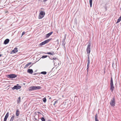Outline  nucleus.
Masks as SVG:
<instances>
[{"mask_svg": "<svg viewBox=\"0 0 121 121\" xmlns=\"http://www.w3.org/2000/svg\"><path fill=\"white\" fill-rule=\"evenodd\" d=\"M43 101L44 103H45L46 101V99L45 97L43 98Z\"/></svg>", "mask_w": 121, "mask_h": 121, "instance_id": "nucleus-20", "label": "nucleus"}, {"mask_svg": "<svg viewBox=\"0 0 121 121\" xmlns=\"http://www.w3.org/2000/svg\"><path fill=\"white\" fill-rule=\"evenodd\" d=\"M90 64V61H88L87 65H89Z\"/></svg>", "mask_w": 121, "mask_h": 121, "instance_id": "nucleus-29", "label": "nucleus"}, {"mask_svg": "<svg viewBox=\"0 0 121 121\" xmlns=\"http://www.w3.org/2000/svg\"><path fill=\"white\" fill-rule=\"evenodd\" d=\"M52 39V38H50L49 39H47L44 41L43 42H42L41 43L39 44V45L40 46H42L43 45H44L47 43H48L50 41H51Z\"/></svg>", "mask_w": 121, "mask_h": 121, "instance_id": "nucleus-3", "label": "nucleus"}, {"mask_svg": "<svg viewBox=\"0 0 121 121\" xmlns=\"http://www.w3.org/2000/svg\"><path fill=\"white\" fill-rule=\"evenodd\" d=\"M97 119V114H96L95 115V119Z\"/></svg>", "mask_w": 121, "mask_h": 121, "instance_id": "nucleus-26", "label": "nucleus"}, {"mask_svg": "<svg viewBox=\"0 0 121 121\" xmlns=\"http://www.w3.org/2000/svg\"><path fill=\"white\" fill-rule=\"evenodd\" d=\"M53 59L54 60H56L57 59V58H53Z\"/></svg>", "mask_w": 121, "mask_h": 121, "instance_id": "nucleus-31", "label": "nucleus"}, {"mask_svg": "<svg viewBox=\"0 0 121 121\" xmlns=\"http://www.w3.org/2000/svg\"><path fill=\"white\" fill-rule=\"evenodd\" d=\"M115 104L116 103L115 98H113L111 100L110 104L111 106L114 107L115 105Z\"/></svg>", "mask_w": 121, "mask_h": 121, "instance_id": "nucleus-5", "label": "nucleus"}, {"mask_svg": "<svg viewBox=\"0 0 121 121\" xmlns=\"http://www.w3.org/2000/svg\"><path fill=\"white\" fill-rule=\"evenodd\" d=\"M27 72L30 74H32L33 73V71L32 69H29L27 70Z\"/></svg>", "mask_w": 121, "mask_h": 121, "instance_id": "nucleus-13", "label": "nucleus"}, {"mask_svg": "<svg viewBox=\"0 0 121 121\" xmlns=\"http://www.w3.org/2000/svg\"><path fill=\"white\" fill-rule=\"evenodd\" d=\"M17 76L15 74H12L8 75V77L10 78H13L16 77Z\"/></svg>", "mask_w": 121, "mask_h": 121, "instance_id": "nucleus-8", "label": "nucleus"}, {"mask_svg": "<svg viewBox=\"0 0 121 121\" xmlns=\"http://www.w3.org/2000/svg\"><path fill=\"white\" fill-rule=\"evenodd\" d=\"M7 119L5 118H4V121H6Z\"/></svg>", "mask_w": 121, "mask_h": 121, "instance_id": "nucleus-30", "label": "nucleus"}, {"mask_svg": "<svg viewBox=\"0 0 121 121\" xmlns=\"http://www.w3.org/2000/svg\"><path fill=\"white\" fill-rule=\"evenodd\" d=\"M95 121H99L97 119H95Z\"/></svg>", "mask_w": 121, "mask_h": 121, "instance_id": "nucleus-32", "label": "nucleus"}, {"mask_svg": "<svg viewBox=\"0 0 121 121\" xmlns=\"http://www.w3.org/2000/svg\"><path fill=\"white\" fill-rule=\"evenodd\" d=\"M26 33L24 31H23L22 33L21 37H22L23 35L25 34Z\"/></svg>", "mask_w": 121, "mask_h": 121, "instance_id": "nucleus-28", "label": "nucleus"}, {"mask_svg": "<svg viewBox=\"0 0 121 121\" xmlns=\"http://www.w3.org/2000/svg\"><path fill=\"white\" fill-rule=\"evenodd\" d=\"M1 56V55L0 54V57Z\"/></svg>", "mask_w": 121, "mask_h": 121, "instance_id": "nucleus-35", "label": "nucleus"}, {"mask_svg": "<svg viewBox=\"0 0 121 121\" xmlns=\"http://www.w3.org/2000/svg\"><path fill=\"white\" fill-rule=\"evenodd\" d=\"M47 54H48L53 55L54 54V52H48L46 53Z\"/></svg>", "mask_w": 121, "mask_h": 121, "instance_id": "nucleus-15", "label": "nucleus"}, {"mask_svg": "<svg viewBox=\"0 0 121 121\" xmlns=\"http://www.w3.org/2000/svg\"><path fill=\"white\" fill-rule=\"evenodd\" d=\"M48 121H51V120H48Z\"/></svg>", "mask_w": 121, "mask_h": 121, "instance_id": "nucleus-34", "label": "nucleus"}, {"mask_svg": "<svg viewBox=\"0 0 121 121\" xmlns=\"http://www.w3.org/2000/svg\"><path fill=\"white\" fill-rule=\"evenodd\" d=\"M49 99H51V97H50Z\"/></svg>", "mask_w": 121, "mask_h": 121, "instance_id": "nucleus-36", "label": "nucleus"}, {"mask_svg": "<svg viewBox=\"0 0 121 121\" xmlns=\"http://www.w3.org/2000/svg\"><path fill=\"white\" fill-rule=\"evenodd\" d=\"M14 115H13L11 117L10 121H13L14 119Z\"/></svg>", "mask_w": 121, "mask_h": 121, "instance_id": "nucleus-16", "label": "nucleus"}, {"mask_svg": "<svg viewBox=\"0 0 121 121\" xmlns=\"http://www.w3.org/2000/svg\"><path fill=\"white\" fill-rule=\"evenodd\" d=\"M31 62H29L25 66V68H26L29 65L31 64Z\"/></svg>", "mask_w": 121, "mask_h": 121, "instance_id": "nucleus-14", "label": "nucleus"}, {"mask_svg": "<svg viewBox=\"0 0 121 121\" xmlns=\"http://www.w3.org/2000/svg\"><path fill=\"white\" fill-rule=\"evenodd\" d=\"M17 102L18 103H19L21 101V97H19L17 100Z\"/></svg>", "mask_w": 121, "mask_h": 121, "instance_id": "nucleus-17", "label": "nucleus"}, {"mask_svg": "<svg viewBox=\"0 0 121 121\" xmlns=\"http://www.w3.org/2000/svg\"><path fill=\"white\" fill-rule=\"evenodd\" d=\"M110 84L111 86L110 90L112 92L114 90V87L113 86V82L112 77H111V82Z\"/></svg>", "mask_w": 121, "mask_h": 121, "instance_id": "nucleus-4", "label": "nucleus"}, {"mask_svg": "<svg viewBox=\"0 0 121 121\" xmlns=\"http://www.w3.org/2000/svg\"><path fill=\"white\" fill-rule=\"evenodd\" d=\"M89 55L88 54V61H90V59L89 57Z\"/></svg>", "mask_w": 121, "mask_h": 121, "instance_id": "nucleus-25", "label": "nucleus"}, {"mask_svg": "<svg viewBox=\"0 0 121 121\" xmlns=\"http://www.w3.org/2000/svg\"><path fill=\"white\" fill-rule=\"evenodd\" d=\"M86 51L88 54H90L91 51V44L89 43L87 46Z\"/></svg>", "mask_w": 121, "mask_h": 121, "instance_id": "nucleus-6", "label": "nucleus"}, {"mask_svg": "<svg viewBox=\"0 0 121 121\" xmlns=\"http://www.w3.org/2000/svg\"><path fill=\"white\" fill-rule=\"evenodd\" d=\"M21 86H19L18 84H17V85L13 87L12 89L13 90L16 89L17 90L20 89L21 88Z\"/></svg>", "mask_w": 121, "mask_h": 121, "instance_id": "nucleus-7", "label": "nucleus"}, {"mask_svg": "<svg viewBox=\"0 0 121 121\" xmlns=\"http://www.w3.org/2000/svg\"><path fill=\"white\" fill-rule=\"evenodd\" d=\"M46 72L45 71L42 72L41 73L43 74H46Z\"/></svg>", "mask_w": 121, "mask_h": 121, "instance_id": "nucleus-22", "label": "nucleus"}, {"mask_svg": "<svg viewBox=\"0 0 121 121\" xmlns=\"http://www.w3.org/2000/svg\"><path fill=\"white\" fill-rule=\"evenodd\" d=\"M9 40L8 39H5L4 42V44H6L9 43Z\"/></svg>", "mask_w": 121, "mask_h": 121, "instance_id": "nucleus-12", "label": "nucleus"}, {"mask_svg": "<svg viewBox=\"0 0 121 121\" xmlns=\"http://www.w3.org/2000/svg\"><path fill=\"white\" fill-rule=\"evenodd\" d=\"M20 111L18 109H17L16 110V115L17 116H19L20 114Z\"/></svg>", "mask_w": 121, "mask_h": 121, "instance_id": "nucleus-11", "label": "nucleus"}, {"mask_svg": "<svg viewBox=\"0 0 121 121\" xmlns=\"http://www.w3.org/2000/svg\"><path fill=\"white\" fill-rule=\"evenodd\" d=\"M89 2L90 7H91L92 4V0H89Z\"/></svg>", "mask_w": 121, "mask_h": 121, "instance_id": "nucleus-19", "label": "nucleus"}, {"mask_svg": "<svg viewBox=\"0 0 121 121\" xmlns=\"http://www.w3.org/2000/svg\"><path fill=\"white\" fill-rule=\"evenodd\" d=\"M45 14V13L43 11H41L39 15L38 18L39 19H41L43 18Z\"/></svg>", "mask_w": 121, "mask_h": 121, "instance_id": "nucleus-2", "label": "nucleus"}, {"mask_svg": "<svg viewBox=\"0 0 121 121\" xmlns=\"http://www.w3.org/2000/svg\"><path fill=\"white\" fill-rule=\"evenodd\" d=\"M89 65H87V73L88 72V69H89Z\"/></svg>", "mask_w": 121, "mask_h": 121, "instance_id": "nucleus-23", "label": "nucleus"}, {"mask_svg": "<svg viewBox=\"0 0 121 121\" xmlns=\"http://www.w3.org/2000/svg\"><path fill=\"white\" fill-rule=\"evenodd\" d=\"M9 112H7V113L6 114L4 118L7 119L9 116Z\"/></svg>", "mask_w": 121, "mask_h": 121, "instance_id": "nucleus-18", "label": "nucleus"}, {"mask_svg": "<svg viewBox=\"0 0 121 121\" xmlns=\"http://www.w3.org/2000/svg\"><path fill=\"white\" fill-rule=\"evenodd\" d=\"M53 32H52L50 33L47 34L46 35V38H48L53 33Z\"/></svg>", "mask_w": 121, "mask_h": 121, "instance_id": "nucleus-9", "label": "nucleus"}, {"mask_svg": "<svg viewBox=\"0 0 121 121\" xmlns=\"http://www.w3.org/2000/svg\"><path fill=\"white\" fill-rule=\"evenodd\" d=\"M47 0H43V2H45L46 1H47Z\"/></svg>", "mask_w": 121, "mask_h": 121, "instance_id": "nucleus-33", "label": "nucleus"}, {"mask_svg": "<svg viewBox=\"0 0 121 121\" xmlns=\"http://www.w3.org/2000/svg\"><path fill=\"white\" fill-rule=\"evenodd\" d=\"M58 103V100H57L56 101H55L54 103L53 104L56 107V104L57 103Z\"/></svg>", "mask_w": 121, "mask_h": 121, "instance_id": "nucleus-21", "label": "nucleus"}, {"mask_svg": "<svg viewBox=\"0 0 121 121\" xmlns=\"http://www.w3.org/2000/svg\"><path fill=\"white\" fill-rule=\"evenodd\" d=\"M41 119L42 121H45V119L43 117H42Z\"/></svg>", "mask_w": 121, "mask_h": 121, "instance_id": "nucleus-24", "label": "nucleus"}, {"mask_svg": "<svg viewBox=\"0 0 121 121\" xmlns=\"http://www.w3.org/2000/svg\"><path fill=\"white\" fill-rule=\"evenodd\" d=\"M41 88V87L40 86H31L30 87L29 89L31 91L32 90H36L39 89Z\"/></svg>", "mask_w": 121, "mask_h": 121, "instance_id": "nucleus-1", "label": "nucleus"}, {"mask_svg": "<svg viewBox=\"0 0 121 121\" xmlns=\"http://www.w3.org/2000/svg\"><path fill=\"white\" fill-rule=\"evenodd\" d=\"M47 56H43L41 58H44L47 57Z\"/></svg>", "mask_w": 121, "mask_h": 121, "instance_id": "nucleus-27", "label": "nucleus"}, {"mask_svg": "<svg viewBox=\"0 0 121 121\" xmlns=\"http://www.w3.org/2000/svg\"><path fill=\"white\" fill-rule=\"evenodd\" d=\"M17 48H14V49L12 51V52L14 53H15L17 52Z\"/></svg>", "mask_w": 121, "mask_h": 121, "instance_id": "nucleus-10", "label": "nucleus"}, {"mask_svg": "<svg viewBox=\"0 0 121 121\" xmlns=\"http://www.w3.org/2000/svg\"><path fill=\"white\" fill-rule=\"evenodd\" d=\"M57 40L58 41V40Z\"/></svg>", "mask_w": 121, "mask_h": 121, "instance_id": "nucleus-37", "label": "nucleus"}]
</instances>
